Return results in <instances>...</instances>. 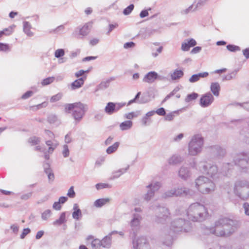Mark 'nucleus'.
Returning a JSON list of instances; mask_svg holds the SVG:
<instances>
[{
  "mask_svg": "<svg viewBox=\"0 0 249 249\" xmlns=\"http://www.w3.org/2000/svg\"><path fill=\"white\" fill-rule=\"evenodd\" d=\"M52 212L50 210H46L41 213V219L44 221L47 220L51 216Z\"/></svg>",
  "mask_w": 249,
  "mask_h": 249,
  "instance_id": "37998d69",
  "label": "nucleus"
},
{
  "mask_svg": "<svg viewBox=\"0 0 249 249\" xmlns=\"http://www.w3.org/2000/svg\"><path fill=\"white\" fill-rule=\"evenodd\" d=\"M133 249H150L149 243L146 237L139 236L133 241Z\"/></svg>",
  "mask_w": 249,
  "mask_h": 249,
  "instance_id": "9d476101",
  "label": "nucleus"
},
{
  "mask_svg": "<svg viewBox=\"0 0 249 249\" xmlns=\"http://www.w3.org/2000/svg\"><path fill=\"white\" fill-rule=\"evenodd\" d=\"M91 27V23L90 22L86 23L81 27H78L77 30H78L79 34L76 36V37L78 39H81L84 36H87L90 31Z\"/></svg>",
  "mask_w": 249,
  "mask_h": 249,
  "instance_id": "f3484780",
  "label": "nucleus"
},
{
  "mask_svg": "<svg viewBox=\"0 0 249 249\" xmlns=\"http://www.w3.org/2000/svg\"><path fill=\"white\" fill-rule=\"evenodd\" d=\"M86 240L87 242L91 241L90 244L93 249H98L102 247V243L100 240L98 239H94V237L92 235L88 236Z\"/></svg>",
  "mask_w": 249,
  "mask_h": 249,
  "instance_id": "aec40b11",
  "label": "nucleus"
},
{
  "mask_svg": "<svg viewBox=\"0 0 249 249\" xmlns=\"http://www.w3.org/2000/svg\"><path fill=\"white\" fill-rule=\"evenodd\" d=\"M160 213L156 216L155 221L158 223H163L170 216L169 210L165 207L159 209Z\"/></svg>",
  "mask_w": 249,
  "mask_h": 249,
  "instance_id": "ddd939ff",
  "label": "nucleus"
},
{
  "mask_svg": "<svg viewBox=\"0 0 249 249\" xmlns=\"http://www.w3.org/2000/svg\"><path fill=\"white\" fill-rule=\"evenodd\" d=\"M212 151L217 155H221L224 153V150L219 146L215 145L211 147Z\"/></svg>",
  "mask_w": 249,
  "mask_h": 249,
  "instance_id": "a18cd8bd",
  "label": "nucleus"
},
{
  "mask_svg": "<svg viewBox=\"0 0 249 249\" xmlns=\"http://www.w3.org/2000/svg\"><path fill=\"white\" fill-rule=\"evenodd\" d=\"M196 44L194 38L186 39L181 43V50L183 52L188 51L191 47L195 46Z\"/></svg>",
  "mask_w": 249,
  "mask_h": 249,
  "instance_id": "a211bd4d",
  "label": "nucleus"
},
{
  "mask_svg": "<svg viewBox=\"0 0 249 249\" xmlns=\"http://www.w3.org/2000/svg\"><path fill=\"white\" fill-rule=\"evenodd\" d=\"M65 27L63 25H60L53 30L54 33H59L62 32L64 30Z\"/></svg>",
  "mask_w": 249,
  "mask_h": 249,
  "instance_id": "338daca9",
  "label": "nucleus"
},
{
  "mask_svg": "<svg viewBox=\"0 0 249 249\" xmlns=\"http://www.w3.org/2000/svg\"><path fill=\"white\" fill-rule=\"evenodd\" d=\"M191 229L190 223L181 218L174 220L172 222L170 226V230L173 232H188L191 230Z\"/></svg>",
  "mask_w": 249,
  "mask_h": 249,
  "instance_id": "423d86ee",
  "label": "nucleus"
},
{
  "mask_svg": "<svg viewBox=\"0 0 249 249\" xmlns=\"http://www.w3.org/2000/svg\"><path fill=\"white\" fill-rule=\"evenodd\" d=\"M184 74L182 71L180 70H176L174 71L170 72V76L173 81L178 80Z\"/></svg>",
  "mask_w": 249,
  "mask_h": 249,
  "instance_id": "bb28decb",
  "label": "nucleus"
},
{
  "mask_svg": "<svg viewBox=\"0 0 249 249\" xmlns=\"http://www.w3.org/2000/svg\"><path fill=\"white\" fill-rule=\"evenodd\" d=\"M125 106V103L108 102L105 108V111L108 115L117 112Z\"/></svg>",
  "mask_w": 249,
  "mask_h": 249,
  "instance_id": "9b49d317",
  "label": "nucleus"
},
{
  "mask_svg": "<svg viewBox=\"0 0 249 249\" xmlns=\"http://www.w3.org/2000/svg\"><path fill=\"white\" fill-rule=\"evenodd\" d=\"M234 194L240 199L246 200L249 198V181L246 179L236 180L233 187Z\"/></svg>",
  "mask_w": 249,
  "mask_h": 249,
  "instance_id": "39448f33",
  "label": "nucleus"
},
{
  "mask_svg": "<svg viewBox=\"0 0 249 249\" xmlns=\"http://www.w3.org/2000/svg\"><path fill=\"white\" fill-rule=\"evenodd\" d=\"M209 75L207 72L199 73L193 75L189 79L190 83H194L198 81L201 77H206Z\"/></svg>",
  "mask_w": 249,
  "mask_h": 249,
  "instance_id": "cd10ccee",
  "label": "nucleus"
},
{
  "mask_svg": "<svg viewBox=\"0 0 249 249\" xmlns=\"http://www.w3.org/2000/svg\"><path fill=\"white\" fill-rule=\"evenodd\" d=\"M176 192V196H187L191 195L193 192L190 189L185 187H180L175 188Z\"/></svg>",
  "mask_w": 249,
  "mask_h": 249,
  "instance_id": "6ab92c4d",
  "label": "nucleus"
},
{
  "mask_svg": "<svg viewBox=\"0 0 249 249\" xmlns=\"http://www.w3.org/2000/svg\"><path fill=\"white\" fill-rule=\"evenodd\" d=\"M10 50L9 45L7 44L0 43V51H8Z\"/></svg>",
  "mask_w": 249,
  "mask_h": 249,
  "instance_id": "680f3d73",
  "label": "nucleus"
},
{
  "mask_svg": "<svg viewBox=\"0 0 249 249\" xmlns=\"http://www.w3.org/2000/svg\"><path fill=\"white\" fill-rule=\"evenodd\" d=\"M208 0H198V1L195 4V2L194 3V6L195 7V9L196 10V11L201 7L202 6H204V4L206 3V2Z\"/></svg>",
  "mask_w": 249,
  "mask_h": 249,
  "instance_id": "3c124183",
  "label": "nucleus"
},
{
  "mask_svg": "<svg viewBox=\"0 0 249 249\" xmlns=\"http://www.w3.org/2000/svg\"><path fill=\"white\" fill-rule=\"evenodd\" d=\"M32 28L31 24L28 21H24L23 22V30L24 33L29 37L34 36V33L31 30Z\"/></svg>",
  "mask_w": 249,
  "mask_h": 249,
  "instance_id": "393cba45",
  "label": "nucleus"
},
{
  "mask_svg": "<svg viewBox=\"0 0 249 249\" xmlns=\"http://www.w3.org/2000/svg\"><path fill=\"white\" fill-rule=\"evenodd\" d=\"M62 154L65 158L69 157L70 155V151L67 144H64L63 146Z\"/></svg>",
  "mask_w": 249,
  "mask_h": 249,
  "instance_id": "4d7b16f0",
  "label": "nucleus"
},
{
  "mask_svg": "<svg viewBox=\"0 0 249 249\" xmlns=\"http://www.w3.org/2000/svg\"><path fill=\"white\" fill-rule=\"evenodd\" d=\"M195 185L198 191L203 194H209L215 189L214 183L207 177L199 176L195 180Z\"/></svg>",
  "mask_w": 249,
  "mask_h": 249,
  "instance_id": "20e7f679",
  "label": "nucleus"
},
{
  "mask_svg": "<svg viewBox=\"0 0 249 249\" xmlns=\"http://www.w3.org/2000/svg\"><path fill=\"white\" fill-rule=\"evenodd\" d=\"M178 176L181 179L184 180L190 178L192 176L190 167L186 165H182L178 171Z\"/></svg>",
  "mask_w": 249,
  "mask_h": 249,
  "instance_id": "4468645a",
  "label": "nucleus"
},
{
  "mask_svg": "<svg viewBox=\"0 0 249 249\" xmlns=\"http://www.w3.org/2000/svg\"><path fill=\"white\" fill-rule=\"evenodd\" d=\"M239 226L238 221L227 217L219 218L215 222L214 227L206 228L205 233H212L217 236L228 237L232 234Z\"/></svg>",
  "mask_w": 249,
  "mask_h": 249,
  "instance_id": "f257e3e1",
  "label": "nucleus"
},
{
  "mask_svg": "<svg viewBox=\"0 0 249 249\" xmlns=\"http://www.w3.org/2000/svg\"><path fill=\"white\" fill-rule=\"evenodd\" d=\"M236 74V72H232L231 73H229L227 75H225L223 77L222 80L223 81H227V80H231V79H233Z\"/></svg>",
  "mask_w": 249,
  "mask_h": 249,
  "instance_id": "bf43d9fd",
  "label": "nucleus"
},
{
  "mask_svg": "<svg viewBox=\"0 0 249 249\" xmlns=\"http://www.w3.org/2000/svg\"><path fill=\"white\" fill-rule=\"evenodd\" d=\"M85 79L86 77H81L75 80L71 85V89L75 90L81 88L84 85Z\"/></svg>",
  "mask_w": 249,
  "mask_h": 249,
  "instance_id": "5701e85b",
  "label": "nucleus"
},
{
  "mask_svg": "<svg viewBox=\"0 0 249 249\" xmlns=\"http://www.w3.org/2000/svg\"><path fill=\"white\" fill-rule=\"evenodd\" d=\"M154 195L155 193L154 192V191H152L151 189H148L147 193L144 195L143 198L144 200L148 201L154 197Z\"/></svg>",
  "mask_w": 249,
  "mask_h": 249,
  "instance_id": "a19ab883",
  "label": "nucleus"
},
{
  "mask_svg": "<svg viewBox=\"0 0 249 249\" xmlns=\"http://www.w3.org/2000/svg\"><path fill=\"white\" fill-rule=\"evenodd\" d=\"M183 137H184V134L183 133H180V134H178V135L175 136L173 138V141L175 142H179L182 139Z\"/></svg>",
  "mask_w": 249,
  "mask_h": 249,
  "instance_id": "69168bd1",
  "label": "nucleus"
},
{
  "mask_svg": "<svg viewBox=\"0 0 249 249\" xmlns=\"http://www.w3.org/2000/svg\"><path fill=\"white\" fill-rule=\"evenodd\" d=\"M78 104V103H74L73 104H67L64 106L65 111L66 112H69L71 110H74V108Z\"/></svg>",
  "mask_w": 249,
  "mask_h": 249,
  "instance_id": "49530a36",
  "label": "nucleus"
},
{
  "mask_svg": "<svg viewBox=\"0 0 249 249\" xmlns=\"http://www.w3.org/2000/svg\"><path fill=\"white\" fill-rule=\"evenodd\" d=\"M15 28V25H12L8 28H4L2 31H1V32H3V35L6 36H10L13 33Z\"/></svg>",
  "mask_w": 249,
  "mask_h": 249,
  "instance_id": "79ce46f5",
  "label": "nucleus"
},
{
  "mask_svg": "<svg viewBox=\"0 0 249 249\" xmlns=\"http://www.w3.org/2000/svg\"><path fill=\"white\" fill-rule=\"evenodd\" d=\"M110 199L108 198L98 199L94 202V206L97 208H100L108 203Z\"/></svg>",
  "mask_w": 249,
  "mask_h": 249,
  "instance_id": "2f4dec72",
  "label": "nucleus"
},
{
  "mask_svg": "<svg viewBox=\"0 0 249 249\" xmlns=\"http://www.w3.org/2000/svg\"><path fill=\"white\" fill-rule=\"evenodd\" d=\"M115 80L114 77H110L105 81H102L96 88L95 90V92L99 90H104L106 89L109 87V84L111 81Z\"/></svg>",
  "mask_w": 249,
  "mask_h": 249,
  "instance_id": "4be33fe9",
  "label": "nucleus"
},
{
  "mask_svg": "<svg viewBox=\"0 0 249 249\" xmlns=\"http://www.w3.org/2000/svg\"><path fill=\"white\" fill-rule=\"evenodd\" d=\"M67 196L70 198H74L75 197V193L73 186L71 187L69 189L67 193Z\"/></svg>",
  "mask_w": 249,
  "mask_h": 249,
  "instance_id": "052dcab7",
  "label": "nucleus"
},
{
  "mask_svg": "<svg viewBox=\"0 0 249 249\" xmlns=\"http://www.w3.org/2000/svg\"><path fill=\"white\" fill-rule=\"evenodd\" d=\"M196 10L195 9L194 6V3L190 5L188 8L183 9L180 11V14L182 15H186L188 14L196 11Z\"/></svg>",
  "mask_w": 249,
  "mask_h": 249,
  "instance_id": "58836bf2",
  "label": "nucleus"
},
{
  "mask_svg": "<svg viewBox=\"0 0 249 249\" xmlns=\"http://www.w3.org/2000/svg\"><path fill=\"white\" fill-rule=\"evenodd\" d=\"M57 120V116L54 114H51L48 117V120L50 123H54Z\"/></svg>",
  "mask_w": 249,
  "mask_h": 249,
  "instance_id": "0e129e2a",
  "label": "nucleus"
},
{
  "mask_svg": "<svg viewBox=\"0 0 249 249\" xmlns=\"http://www.w3.org/2000/svg\"><path fill=\"white\" fill-rule=\"evenodd\" d=\"M54 80V77H47L41 82V84L43 86L48 85L53 82Z\"/></svg>",
  "mask_w": 249,
  "mask_h": 249,
  "instance_id": "603ef678",
  "label": "nucleus"
},
{
  "mask_svg": "<svg viewBox=\"0 0 249 249\" xmlns=\"http://www.w3.org/2000/svg\"><path fill=\"white\" fill-rule=\"evenodd\" d=\"M44 171L47 174L49 181H53L54 180V175L52 173L51 169L49 168V165L48 163L44 164Z\"/></svg>",
  "mask_w": 249,
  "mask_h": 249,
  "instance_id": "f704fd0d",
  "label": "nucleus"
},
{
  "mask_svg": "<svg viewBox=\"0 0 249 249\" xmlns=\"http://www.w3.org/2000/svg\"><path fill=\"white\" fill-rule=\"evenodd\" d=\"M46 144L49 146V148L47 151V152L49 154H52L58 145V142L54 140L53 142L51 140L47 141H46Z\"/></svg>",
  "mask_w": 249,
  "mask_h": 249,
  "instance_id": "c85d7f7f",
  "label": "nucleus"
},
{
  "mask_svg": "<svg viewBox=\"0 0 249 249\" xmlns=\"http://www.w3.org/2000/svg\"><path fill=\"white\" fill-rule=\"evenodd\" d=\"M173 196H176L175 188L165 191L162 195V197L163 198H168Z\"/></svg>",
  "mask_w": 249,
  "mask_h": 249,
  "instance_id": "e433bc0d",
  "label": "nucleus"
},
{
  "mask_svg": "<svg viewBox=\"0 0 249 249\" xmlns=\"http://www.w3.org/2000/svg\"><path fill=\"white\" fill-rule=\"evenodd\" d=\"M63 97L62 93H58L53 96L50 99V102L54 103L59 101Z\"/></svg>",
  "mask_w": 249,
  "mask_h": 249,
  "instance_id": "de8ad7c7",
  "label": "nucleus"
},
{
  "mask_svg": "<svg viewBox=\"0 0 249 249\" xmlns=\"http://www.w3.org/2000/svg\"><path fill=\"white\" fill-rule=\"evenodd\" d=\"M243 207L245 214L249 216V204L246 202L244 203Z\"/></svg>",
  "mask_w": 249,
  "mask_h": 249,
  "instance_id": "774afa93",
  "label": "nucleus"
},
{
  "mask_svg": "<svg viewBox=\"0 0 249 249\" xmlns=\"http://www.w3.org/2000/svg\"><path fill=\"white\" fill-rule=\"evenodd\" d=\"M198 96V95L196 93H192L191 94H189L187 95V96L185 98V101L186 103L190 102L191 101L196 99Z\"/></svg>",
  "mask_w": 249,
  "mask_h": 249,
  "instance_id": "c03bdc74",
  "label": "nucleus"
},
{
  "mask_svg": "<svg viewBox=\"0 0 249 249\" xmlns=\"http://www.w3.org/2000/svg\"><path fill=\"white\" fill-rule=\"evenodd\" d=\"M202 172L213 178L218 177L219 172L216 165L209 162H204L202 165Z\"/></svg>",
  "mask_w": 249,
  "mask_h": 249,
  "instance_id": "6e6552de",
  "label": "nucleus"
},
{
  "mask_svg": "<svg viewBox=\"0 0 249 249\" xmlns=\"http://www.w3.org/2000/svg\"><path fill=\"white\" fill-rule=\"evenodd\" d=\"M134 6L133 4H131L125 8L123 11V14L124 15H129L132 10H133Z\"/></svg>",
  "mask_w": 249,
  "mask_h": 249,
  "instance_id": "6e6d98bb",
  "label": "nucleus"
},
{
  "mask_svg": "<svg viewBox=\"0 0 249 249\" xmlns=\"http://www.w3.org/2000/svg\"><path fill=\"white\" fill-rule=\"evenodd\" d=\"M214 98L210 92L203 95L200 99V105L203 107L209 106L213 101Z\"/></svg>",
  "mask_w": 249,
  "mask_h": 249,
  "instance_id": "dca6fc26",
  "label": "nucleus"
},
{
  "mask_svg": "<svg viewBox=\"0 0 249 249\" xmlns=\"http://www.w3.org/2000/svg\"><path fill=\"white\" fill-rule=\"evenodd\" d=\"M66 212H63L61 213L59 218L53 222V224L54 226H59L66 222L67 219L66 218Z\"/></svg>",
  "mask_w": 249,
  "mask_h": 249,
  "instance_id": "7c9ffc66",
  "label": "nucleus"
},
{
  "mask_svg": "<svg viewBox=\"0 0 249 249\" xmlns=\"http://www.w3.org/2000/svg\"><path fill=\"white\" fill-rule=\"evenodd\" d=\"M226 47L229 51L231 52L240 51V48L239 46L234 45H228Z\"/></svg>",
  "mask_w": 249,
  "mask_h": 249,
  "instance_id": "864d4df0",
  "label": "nucleus"
},
{
  "mask_svg": "<svg viewBox=\"0 0 249 249\" xmlns=\"http://www.w3.org/2000/svg\"><path fill=\"white\" fill-rule=\"evenodd\" d=\"M82 216L81 210L79 208L77 204L75 203L73 207V212L72 217L74 219L78 220Z\"/></svg>",
  "mask_w": 249,
  "mask_h": 249,
  "instance_id": "b1692460",
  "label": "nucleus"
},
{
  "mask_svg": "<svg viewBox=\"0 0 249 249\" xmlns=\"http://www.w3.org/2000/svg\"><path fill=\"white\" fill-rule=\"evenodd\" d=\"M96 188L97 190H100L104 188H110L111 187V185L108 184V183H97L96 185Z\"/></svg>",
  "mask_w": 249,
  "mask_h": 249,
  "instance_id": "8fccbe9b",
  "label": "nucleus"
},
{
  "mask_svg": "<svg viewBox=\"0 0 249 249\" xmlns=\"http://www.w3.org/2000/svg\"><path fill=\"white\" fill-rule=\"evenodd\" d=\"M204 146V139L200 134L193 136L188 144V154L191 156L199 155L202 152Z\"/></svg>",
  "mask_w": 249,
  "mask_h": 249,
  "instance_id": "7ed1b4c3",
  "label": "nucleus"
},
{
  "mask_svg": "<svg viewBox=\"0 0 249 249\" xmlns=\"http://www.w3.org/2000/svg\"><path fill=\"white\" fill-rule=\"evenodd\" d=\"M234 105L236 107H239L241 108H243L244 109L249 111V102H244L242 103H235L234 104Z\"/></svg>",
  "mask_w": 249,
  "mask_h": 249,
  "instance_id": "09e8293b",
  "label": "nucleus"
},
{
  "mask_svg": "<svg viewBox=\"0 0 249 249\" xmlns=\"http://www.w3.org/2000/svg\"><path fill=\"white\" fill-rule=\"evenodd\" d=\"M160 186L161 184L160 182L153 181L149 185H147L146 187L148 189H151L152 191H154L155 193L160 188Z\"/></svg>",
  "mask_w": 249,
  "mask_h": 249,
  "instance_id": "72a5a7b5",
  "label": "nucleus"
},
{
  "mask_svg": "<svg viewBox=\"0 0 249 249\" xmlns=\"http://www.w3.org/2000/svg\"><path fill=\"white\" fill-rule=\"evenodd\" d=\"M142 217L140 214L134 213L132 218L129 222V225L133 231L137 230L140 228Z\"/></svg>",
  "mask_w": 249,
  "mask_h": 249,
  "instance_id": "2eb2a0df",
  "label": "nucleus"
},
{
  "mask_svg": "<svg viewBox=\"0 0 249 249\" xmlns=\"http://www.w3.org/2000/svg\"><path fill=\"white\" fill-rule=\"evenodd\" d=\"M40 141V138L36 137H33L29 139V142L33 145L38 144Z\"/></svg>",
  "mask_w": 249,
  "mask_h": 249,
  "instance_id": "13d9d810",
  "label": "nucleus"
},
{
  "mask_svg": "<svg viewBox=\"0 0 249 249\" xmlns=\"http://www.w3.org/2000/svg\"><path fill=\"white\" fill-rule=\"evenodd\" d=\"M183 160V158L178 155H174L168 159V163L170 164H177L182 162Z\"/></svg>",
  "mask_w": 249,
  "mask_h": 249,
  "instance_id": "a878e982",
  "label": "nucleus"
},
{
  "mask_svg": "<svg viewBox=\"0 0 249 249\" xmlns=\"http://www.w3.org/2000/svg\"><path fill=\"white\" fill-rule=\"evenodd\" d=\"M186 215L189 220L194 222H201L206 218L208 212L204 205L196 202L189 206L186 212Z\"/></svg>",
  "mask_w": 249,
  "mask_h": 249,
  "instance_id": "f03ea898",
  "label": "nucleus"
},
{
  "mask_svg": "<svg viewBox=\"0 0 249 249\" xmlns=\"http://www.w3.org/2000/svg\"><path fill=\"white\" fill-rule=\"evenodd\" d=\"M129 168V165H127L125 168H123L113 172L112 175L110 177V179L113 180L119 178L121 176L126 173Z\"/></svg>",
  "mask_w": 249,
  "mask_h": 249,
  "instance_id": "412c9836",
  "label": "nucleus"
},
{
  "mask_svg": "<svg viewBox=\"0 0 249 249\" xmlns=\"http://www.w3.org/2000/svg\"><path fill=\"white\" fill-rule=\"evenodd\" d=\"M132 122L131 121L128 120L121 123L119 125V127L122 131H124L130 129L132 127Z\"/></svg>",
  "mask_w": 249,
  "mask_h": 249,
  "instance_id": "c756f323",
  "label": "nucleus"
},
{
  "mask_svg": "<svg viewBox=\"0 0 249 249\" xmlns=\"http://www.w3.org/2000/svg\"><path fill=\"white\" fill-rule=\"evenodd\" d=\"M32 196V192H29L24 194H23L20 196V199L23 200H27L31 197Z\"/></svg>",
  "mask_w": 249,
  "mask_h": 249,
  "instance_id": "e2e57ef3",
  "label": "nucleus"
},
{
  "mask_svg": "<svg viewBox=\"0 0 249 249\" xmlns=\"http://www.w3.org/2000/svg\"><path fill=\"white\" fill-rule=\"evenodd\" d=\"M65 54V51L62 49H57L55 51L54 56L57 58H59L63 56Z\"/></svg>",
  "mask_w": 249,
  "mask_h": 249,
  "instance_id": "5fc2aeb1",
  "label": "nucleus"
},
{
  "mask_svg": "<svg viewBox=\"0 0 249 249\" xmlns=\"http://www.w3.org/2000/svg\"><path fill=\"white\" fill-rule=\"evenodd\" d=\"M141 115L140 111H136L135 112H131L124 114V117L125 118L131 120L134 118L137 117Z\"/></svg>",
  "mask_w": 249,
  "mask_h": 249,
  "instance_id": "ea45409f",
  "label": "nucleus"
},
{
  "mask_svg": "<svg viewBox=\"0 0 249 249\" xmlns=\"http://www.w3.org/2000/svg\"><path fill=\"white\" fill-rule=\"evenodd\" d=\"M120 143L119 142H115L113 145L109 146L106 150V152L108 154H112L115 152L119 147Z\"/></svg>",
  "mask_w": 249,
  "mask_h": 249,
  "instance_id": "4c0bfd02",
  "label": "nucleus"
},
{
  "mask_svg": "<svg viewBox=\"0 0 249 249\" xmlns=\"http://www.w3.org/2000/svg\"><path fill=\"white\" fill-rule=\"evenodd\" d=\"M163 78V77L159 75L157 72L151 71L148 72L144 75L142 79V81L148 84H152L157 80H162Z\"/></svg>",
  "mask_w": 249,
  "mask_h": 249,
  "instance_id": "f8f14e48",
  "label": "nucleus"
},
{
  "mask_svg": "<svg viewBox=\"0 0 249 249\" xmlns=\"http://www.w3.org/2000/svg\"><path fill=\"white\" fill-rule=\"evenodd\" d=\"M220 87L217 82L212 83L211 85V90L213 94L217 97L219 95Z\"/></svg>",
  "mask_w": 249,
  "mask_h": 249,
  "instance_id": "473e14b6",
  "label": "nucleus"
},
{
  "mask_svg": "<svg viewBox=\"0 0 249 249\" xmlns=\"http://www.w3.org/2000/svg\"><path fill=\"white\" fill-rule=\"evenodd\" d=\"M101 241L102 243V247L104 248L109 247L111 243V235L106 236L102 240H101Z\"/></svg>",
  "mask_w": 249,
  "mask_h": 249,
  "instance_id": "c9c22d12",
  "label": "nucleus"
},
{
  "mask_svg": "<svg viewBox=\"0 0 249 249\" xmlns=\"http://www.w3.org/2000/svg\"><path fill=\"white\" fill-rule=\"evenodd\" d=\"M88 109L87 106L80 102H78V104L74 108L72 116L74 119L77 122H79L83 117L86 111Z\"/></svg>",
  "mask_w": 249,
  "mask_h": 249,
  "instance_id": "1a4fd4ad",
  "label": "nucleus"
},
{
  "mask_svg": "<svg viewBox=\"0 0 249 249\" xmlns=\"http://www.w3.org/2000/svg\"><path fill=\"white\" fill-rule=\"evenodd\" d=\"M234 163L244 172H247L249 167V155L244 152L239 153L234 157Z\"/></svg>",
  "mask_w": 249,
  "mask_h": 249,
  "instance_id": "0eeeda50",
  "label": "nucleus"
}]
</instances>
